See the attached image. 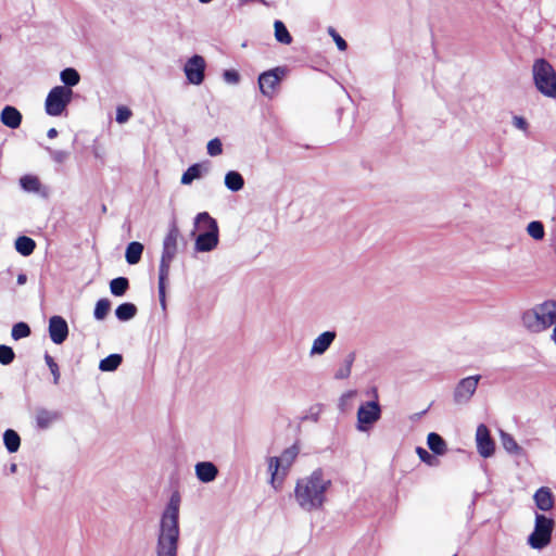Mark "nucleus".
<instances>
[{
  "label": "nucleus",
  "mask_w": 556,
  "mask_h": 556,
  "mask_svg": "<svg viewBox=\"0 0 556 556\" xmlns=\"http://www.w3.org/2000/svg\"><path fill=\"white\" fill-rule=\"evenodd\" d=\"M180 504L181 497L179 493L174 492L159 520L154 548L155 556H178Z\"/></svg>",
  "instance_id": "1"
},
{
  "label": "nucleus",
  "mask_w": 556,
  "mask_h": 556,
  "mask_svg": "<svg viewBox=\"0 0 556 556\" xmlns=\"http://www.w3.org/2000/svg\"><path fill=\"white\" fill-rule=\"evenodd\" d=\"M332 488L329 475L320 468L300 478L294 486V500L304 511L323 509L327 503V495Z\"/></svg>",
  "instance_id": "2"
},
{
  "label": "nucleus",
  "mask_w": 556,
  "mask_h": 556,
  "mask_svg": "<svg viewBox=\"0 0 556 556\" xmlns=\"http://www.w3.org/2000/svg\"><path fill=\"white\" fill-rule=\"evenodd\" d=\"M522 326L532 333H541L556 325V302L545 301L523 312Z\"/></svg>",
  "instance_id": "3"
},
{
  "label": "nucleus",
  "mask_w": 556,
  "mask_h": 556,
  "mask_svg": "<svg viewBox=\"0 0 556 556\" xmlns=\"http://www.w3.org/2000/svg\"><path fill=\"white\" fill-rule=\"evenodd\" d=\"M179 237V231L177 228H172L163 240V251L159 267V296L160 303L163 308L166 305V282L170 271V264L176 256L177 253V241Z\"/></svg>",
  "instance_id": "4"
},
{
  "label": "nucleus",
  "mask_w": 556,
  "mask_h": 556,
  "mask_svg": "<svg viewBox=\"0 0 556 556\" xmlns=\"http://www.w3.org/2000/svg\"><path fill=\"white\" fill-rule=\"evenodd\" d=\"M194 229L199 232L195 238L194 249L197 252H211L219 242L218 225L208 213H199L194 219Z\"/></svg>",
  "instance_id": "5"
},
{
  "label": "nucleus",
  "mask_w": 556,
  "mask_h": 556,
  "mask_svg": "<svg viewBox=\"0 0 556 556\" xmlns=\"http://www.w3.org/2000/svg\"><path fill=\"white\" fill-rule=\"evenodd\" d=\"M532 76L536 89L544 97L556 98V72L544 59H538L532 65Z\"/></svg>",
  "instance_id": "6"
},
{
  "label": "nucleus",
  "mask_w": 556,
  "mask_h": 556,
  "mask_svg": "<svg viewBox=\"0 0 556 556\" xmlns=\"http://www.w3.org/2000/svg\"><path fill=\"white\" fill-rule=\"evenodd\" d=\"M73 99V90L65 86H55L47 94L45 111L49 116H61Z\"/></svg>",
  "instance_id": "7"
},
{
  "label": "nucleus",
  "mask_w": 556,
  "mask_h": 556,
  "mask_svg": "<svg viewBox=\"0 0 556 556\" xmlns=\"http://www.w3.org/2000/svg\"><path fill=\"white\" fill-rule=\"evenodd\" d=\"M554 520L542 514H535L534 530L528 538V544L534 549H542L551 543Z\"/></svg>",
  "instance_id": "8"
},
{
  "label": "nucleus",
  "mask_w": 556,
  "mask_h": 556,
  "mask_svg": "<svg viewBox=\"0 0 556 556\" xmlns=\"http://www.w3.org/2000/svg\"><path fill=\"white\" fill-rule=\"evenodd\" d=\"M288 70L283 66H277L258 76V87L263 96L271 99L277 92L281 80L287 76Z\"/></svg>",
  "instance_id": "9"
},
{
  "label": "nucleus",
  "mask_w": 556,
  "mask_h": 556,
  "mask_svg": "<svg viewBox=\"0 0 556 556\" xmlns=\"http://www.w3.org/2000/svg\"><path fill=\"white\" fill-rule=\"evenodd\" d=\"M380 417L381 407L377 401L362 404L357 409V430L361 432L369 431Z\"/></svg>",
  "instance_id": "10"
},
{
  "label": "nucleus",
  "mask_w": 556,
  "mask_h": 556,
  "mask_svg": "<svg viewBox=\"0 0 556 556\" xmlns=\"http://www.w3.org/2000/svg\"><path fill=\"white\" fill-rule=\"evenodd\" d=\"M480 379V375L468 376L460 379L453 391L454 402L457 405L468 404L477 391Z\"/></svg>",
  "instance_id": "11"
},
{
  "label": "nucleus",
  "mask_w": 556,
  "mask_h": 556,
  "mask_svg": "<svg viewBox=\"0 0 556 556\" xmlns=\"http://www.w3.org/2000/svg\"><path fill=\"white\" fill-rule=\"evenodd\" d=\"M206 63L203 56L195 54L191 56L184 66L187 80L192 85H201L204 80Z\"/></svg>",
  "instance_id": "12"
},
{
  "label": "nucleus",
  "mask_w": 556,
  "mask_h": 556,
  "mask_svg": "<svg viewBox=\"0 0 556 556\" xmlns=\"http://www.w3.org/2000/svg\"><path fill=\"white\" fill-rule=\"evenodd\" d=\"M476 444L478 453L481 457L489 458L493 456L495 452V443L491 438L488 427L483 424L477 427Z\"/></svg>",
  "instance_id": "13"
},
{
  "label": "nucleus",
  "mask_w": 556,
  "mask_h": 556,
  "mask_svg": "<svg viewBox=\"0 0 556 556\" xmlns=\"http://www.w3.org/2000/svg\"><path fill=\"white\" fill-rule=\"evenodd\" d=\"M266 465L269 475L268 482L274 490L279 491L282 488L288 472L283 469L278 459H276V456L267 457Z\"/></svg>",
  "instance_id": "14"
},
{
  "label": "nucleus",
  "mask_w": 556,
  "mask_h": 556,
  "mask_svg": "<svg viewBox=\"0 0 556 556\" xmlns=\"http://www.w3.org/2000/svg\"><path fill=\"white\" fill-rule=\"evenodd\" d=\"M49 334L53 343H63L68 334L66 320L61 316H52L49 320Z\"/></svg>",
  "instance_id": "15"
},
{
  "label": "nucleus",
  "mask_w": 556,
  "mask_h": 556,
  "mask_svg": "<svg viewBox=\"0 0 556 556\" xmlns=\"http://www.w3.org/2000/svg\"><path fill=\"white\" fill-rule=\"evenodd\" d=\"M337 333L334 331H325L316 337L312 343L309 355L319 356L323 355L336 340Z\"/></svg>",
  "instance_id": "16"
},
{
  "label": "nucleus",
  "mask_w": 556,
  "mask_h": 556,
  "mask_svg": "<svg viewBox=\"0 0 556 556\" xmlns=\"http://www.w3.org/2000/svg\"><path fill=\"white\" fill-rule=\"evenodd\" d=\"M194 473L202 483H210L217 478L218 468L212 462H199L194 465Z\"/></svg>",
  "instance_id": "17"
},
{
  "label": "nucleus",
  "mask_w": 556,
  "mask_h": 556,
  "mask_svg": "<svg viewBox=\"0 0 556 556\" xmlns=\"http://www.w3.org/2000/svg\"><path fill=\"white\" fill-rule=\"evenodd\" d=\"M22 113L12 105H5L0 113V122L11 129L18 128L22 124Z\"/></svg>",
  "instance_id": "18"
},
{
  "label": "nucleus",
  "mask_w": 556,
  "mask_h": 556,
  "mask_svg": "<svg viewBox=\"0 0 556 556\" xmlns=\"http://www.w3.org/2000/svg\"><path fill=\"white\" fill-rule=\"evenodd\" d=\"M533 501L538 509L548 511L554 507V495L549 488L541 486L533 495Z\"/></svg>",
  "instance_id": "19"
},
{
  "label": "nucleus",
  "mask_w": 556,
  "mask_h": 556,
  "mask_svg": "<svg viewBox=\"0 0 556 556\" xmlns=\"http://www.w3.org/2000/svg\"><path fill=\"white\" fill-rule=\"evenodd\" d=\"M60 419V414L54 410L39 409L36 413V424L40 429H47L51 427L55 421Z\"/></svg>",
  "instance_id": "20"
},
{
  "label": "nucleus",
  "mask_w": 556,
  "mask_h": 556,
  "mask_svg": "<svg viewBox=\"0 0 556 556\" xmlns=\"http://www.w3.org/2000/svg\"><path fill=\"white\" fill-rule=\"evenodd\" d=\"M20 185L26 192L45 194L46 189L42 187L39 178L34 175H24L20 178Z\"/></svg>",
  "instance_id": "21"
},
{
  "label": "nucleus",
  "mask_w": 556,
  "mask_h": 556,
  "mask_svg": "<svg viewBox=\"0 0 556 556\" xmlns=\"http://www.w3.org/2000/svg\"><path fill=\"white\" fill-rule=\"evenodd\" d=\"M208 168L200 163L191 165L181 176L182 185H190L193 180L201 178L206 174Z\"/></svg>",
  "instance_id": "22"
},
{
  "label": "nucleus",
  "mask_w": 556,
  "mask_h": 556,
  "mask_svg": "<svg viewBox=\"0 0 556 556\" xmlns=\"http://www.w3.org/2000/svg\"><path fill=\"white\" fill-rule=\"evenodd\" d=\"M500 438H501V443L507 453H509L511 455H518V456L523 455L522 447L517 443V441L513 438L511 434H509L505 431H501Z\"/></svg>",
  "instance_id": "23"
},
{
  "label": "nucleus",
  "mask_w": 556,
  "mask_h": 556,
  "mask_svg": "<svg viewBox=\"0 0 556 556\" xmlns=\"http://www.w3.org/2000/svg\"><path fill=\"white\" fill-rule=\"evenodd\" d=\"M298 454L299 448L295 445H292L286 448L279 456H276V459H278L283 469L289 473Z\"/></svg>",
  "instance_id": "24"
},
{
  "label": "nucleus",
  "mask_w": 556,
  "mask_h": 556,
  "mask_svg": "<svg viewBox=\"0 0 556 556\" xmlns=\"http://www.w3.org/2000/svg\"><path fill=\"white\" fill-rule=\"evenodd\" d=\"M427 444L435 455H444L447 451L445 441L435 432L428 434Z\"/></svg>",
  "instance_id": "25"
},
{
  "label": "nucleus",
  "mask_w": 556,
  "mask_h": 556,
  "mask_svg": "<svg viewBox=\"0 0 556 556\" xmlns=\"http://www.w3.org/2000/svg\"><path fill=\"white\" fill-rule=\"evenodd\" d=\"M225 186L232 192L241 190L244 186L242 175L236 170H230L225 175Z\"/></svg>",
  "instance_id": "26"
},
{
  "label": "nucleus",
  "mask_w": 556,
  "mask_h": 556,
  "mask_svg": "<svg viewBox=\"0 0 556 556\" xmlns=\"http://www.w3.org/2000/svg\"><path fill=\"white\" fill-rule=\"evenodd\" d=\"M274 36L276 41L282 45H290L293 40L286 25L279 20L274 22Z\"/></svg>",
  "instance_id": "27"
},
{
  "label": "nucleus",
  "mask_w": 556,
  "mask_h": 556,
  "mask_svg": "<svg viewBox=\"0 0 556 556\" xmlns=\"http://www.w3.org/2000/svg\"><path fill=\"white\" fill-rule=\"evenodd\" d=\"M143 245L140 242H130L126 248L125 257L128 264H137L142 255Z\"/></svg>",
  "instance_id": "28"
},
{
  "label": "nucleus",
  "mask_w": 556,
  "mask_h": 556,
  "mask_svg": "<svg viewBox=\"0 0 556 556\" xmlns=\"http://www.w3.org/2000/svg\"><path fill=\"white\" fill-rule=\"evenodd\" d=\"M3 443L9 453H15L20 448L21 438L16 431L8 429L3 433Z\"/></svg>",
  "instance_id": "29"
},
{
  "label": "nucleus",
  "mask_w": 556,
  "mask_h": 556,
  "mask_svg": "<svg viewBox=\"0 0 556 556\" xmlns=\"http://www.w3.org/2000/svg\"><path fill=\"white\" fill-rule=\"evenodd\" d=\"M36 248L35 241L26 236H21L15 240V249L23 256L30 255Z\"/></svg>",
  "instance_id": "30"
},
{
  "label": "nucleus",
  "mask_w": 556,
  "mask_h": 556,
  "mask_svg": "<svg viewBox=\"0 0 556 556\" xmlns=\"http://www.w3.org/2000/svg\"><path fill=\"white\" fill-rule=\"evenodd\" d=\"M137 314V307L132 303H123L115 309L117 319L127 321L132 319Z\"/></svg>",
  "instance_id": "31"
},
{
  "label": "nucleus",
  "mask_w": 556,
  "mask_h": 556,
  "mask_svg": "<svg viewBox=\"0 0 556 556\" xmlns=\"http://www.w3.org/2000/svg\"><path fill=\"white\" fill-rule=\"evenodd\" d=\"M122 361H123L122 355L111 354L100 362L99 369L101 371H114L122 364Z\"/></svg>",
  "instance_id": "32"
},
{
  "label": "nucleus",
  "mask_w": 556,
  "mask_h": 556,
  "mask_svg": "<svg viewBox=\"0 0 556 556\" xmlns=\"http://www.w3.org/2000/svg\"><path fill=\"white\" fill-rule=\"evenodd\" d=\"M60 78L67 88L76 86L80 80L78 72L72 67L63 70L60 74Z\"/></svg>",
  "instance_id": "33"
},
{
  "label": "nucleus",
  "mask_w": 556,
  "mask_h": 556,
  "mask_svg": "<svg viewBox=\"0 0 556 556\" xmlns=\"http://www.w3.org/2000/svg\"><path fill=\"white\" fill-rule=\"evenodd\" d=\"M128 280L124 277H118L110 282V290L113 295L122 296L128 289Z\"/></svg>",
  "instance_id": "34"
},
{
  "label": "nucleus",
  "mask_w": 556,
  "mask_h": 556,
  "mask_svg": "<svg viewBox=\"0 0 556 556\" xmlns=\"http://www.w3.org/2000/svg\"><path fill=\"white\" fill-rule=\"evenodd\" d=\"M527 233L534 240L539 241L544 238V225L539 220L530 222L527 226Z\"/></svg>",
  "instance_id": "35"
},
{
  "label": "nucleus",
  "mask_w": 556,
  "mask_h": 556,
  "mask_svg": "<svg viewBox=\"0 0 556 556\" xmlns=\"http://www.w3.org/2000/svg\"><path fill=\"white\" fill-rule=\"evenodd\" d=\"M111 308V302L108 299H101L97 302L94 307V318L98 320H103Z\"/></svg>",
  "instance_id": "36"
},
{
  "label": "nucleus",
  "mask_w": 556,
  "mask_h": 556,
  "mask_svg": "<svg viewBox=\"0 0 556 556\" xmlns=\"http://www.w3.org/2000/svg\"><path fill=\"white\" fill-rule=\"evenodd\" d=\"M416 454L418 455L420 460L427 464L428 466L434 467L439 465L438 458L434 455L430 454L424 447L418 446L416 448Z\"/></svg>",
  "instance_id": "37"
},
{
  "label": "nucleus",
  "mask_w": 556,
  "mask_h": 556,
  "mask_svg": "<svg viewBox=\"0 0 556 556\" xmlns=\"http://www.w3.org/2000/svg\"><path fill=\"white\" fill-rule=\"evenodd\" d=\"M30 333V328L25 323H17L12 328V338L14 340H20L22 338L28 337Z\"/></svg>",
  "instance_id": "38"
},
{
  "label": "nucleus",
  "mask_w": 556,
  "mask_h": 556,
  "mask_svg": "<svg viewBox=\"0 0 556 556\" xmlns=\"http://www.w3.org/2000/svg\"><path fill=\"white\" fill-rule=\"evenodd\" d=\"M206 149L210 156H217L223 153V143L220 139L214 138L207 142Z\"/></svg>",
  "instance_id": "39"
},
{
  "label": "nucleus",
  "mask_w": 556,
  "mask_h": 556,
  "mask_svg": "<svg viewBox=\"0 0 556 556\" xmlns=\"http://www.w3.org/2000/svg\"><path fill=\"white\" fill-rule=\"evenodd\" d=\"M15 354L10 346L0 345V363L2 365H9L13 362Z\"/></svg>",
  "instance_id": "40"
},
{
  "label": "nucleus",
  "mask_w": 556,
  "mask_h": 556,
  "mask_svg": "<svg viewBox=\"0 0 556 556\" xmlns=\"http://www.w3.org/2000/svg\"><path fill=\"white\" fill-rule=\"evenodd\" d=\"M50 157L55 162L56 164H63L68 159V152L64 150H53L48 148Z\"/></svg>",
  "instance_id": "41"
},
{
  "label": "nucleus",
  "mask_w": 556,
  "mask_h": 556,
  "mask_svg": "<svg viewBox=\"0 0 556 556\" xmlns=\"http://www.w3.org/2000/svg\"><path fill=\"white\" fill-rule=\"evenodd\" d=\"M353 361H354V355H350L346 359H345V365L344 367L340 368L337 372H336V378L337 379H345L350 376L351 374V367H352V364H353Z\"/></svg>",
  "instance_id": "42"
},
{
  "label": "nucleus",
  "mask_w": 556,
  "mask_h": 556,
  "mask_svg": "<svg viewBox=\"0 0 556 556\" xmlns=\"http://www.w3.org/2000/svg\"><path fill=\"white\" fill-rule=\"evenodd\" d=\"M328 34L332 37L336 42L338 49L340 51H345L348 48L346 41L336 31L333 27L328 28Z\"/></svg>",
  "instance_id": "43"
},
{
  "label": "nucleus",
  "mask_w": 556,
  "mask_h": 556,
  "mask_svg": "<svg viewBox=\"0 0 556 556\" xmlns=\"http://www.w3.org/2000/svg\"><path fill=\"white\" fill-rule=\"evenodd\" d=\"M223 78L229 85H237L240 81V75L236 70H226L223 73Z\"/></svg>",
  "instance_id": "44"
},
{
  "label": "nucleus",
  "mask_w": 556,
  "mask_h": 556,
  "mask_svg": "<svg viewBox=\"0 0 556 556\" xmlns=\"http://www.w3.org/2000/svg\"><path fill=\"white\" fill-rule=\"evenodd\" d=\"M45 359H46V363H47L51 374L53 375L54 383L56 384L60 379V371H59L58 364L53 361V358L50 355H46Z\"/></svg>",
  "instance_id": "45"
},
{
  "label": "nucleus",
  "mask_w": 556,
  "mask_h": 556,
  "mask_svg": "<svg viewBox=\"0 0 556 556\" xmlns=\"http://www.w3.org/2000/svg\"><path fill=\"white\" fill-rule=\"evenodd\" d=\"M131 116V112L126 106H119L116 110V122L119 124L126 123Z\"/></svg>",
  "instance_id": "46"
},
{
  "label": "nucleus",
  "mask_w": 556,
  "mask_h": 556,
  "mask_svg": "<svg viewBox=\"0 0 556 556\" xmlns=\"http://www.w3.org/2000/svg\"><path fill=\"white\" fill-rule=\"evenodd\" d=\"M511 124L514 125L515 128H517L523 132L528 131L529 123L522 116L515 115L511 119Z\"/></svg>",
  "instance_id": "47"
},
{
  "label": "nucleus",
  "mask_w": 556,
  "mask_h": 556,
  "mask_svg": "<svg viewBox=\"0 0 556 556\" xmlns=\"http://www.w3.org/2000/svg\"><path fill=\"white\" fill-rule=\"evenodd\" d=\"M47 136L50 138V139H53L58 136V130L55 128H50L47 132Z\"/></svg>",
  "instance_id": "48"
},
{
  "label": "nucleus",
  "mask_w": 556,
  "mask_h": 556,
  "mask_svg": "<svg viewBox=\"0 0 556 556\" xmlns=\"http://www.w3.org/2000/svg\"><path fill=\"white\" fill-rule=\"evenodd\" d=\"M26 280H27V278H26V275H25V274H20V275L17 276V283H18V285H21V286H22V285H24V283L26 282Z\"/></svg>",
  "instance_id": "49"
},
{
  "label": "nucleus",
  "mask_w": 556,
  "mask_h": 556,
  "mask_svg": "<svg viewBox=\"0 0 556 556\" xmlns=\"http://www.w3.org/2000/svg\"><path fill=\"white\" fill-rule=\"evenodd\" d=\"M16 469H17L16 464H12V465H11V467H10V471H11V472H15V471H16Z\"/></svg>",
  "instance_id": "50"
},
{
  "label": "nucleus",
  "mask_w": 556,
  "mask_h": 556,
  "mask_svg": "<svg viewBox=\"0 0 556 556\" xmlns=\"http://www.w3.org/2000/svg\"><path fill=\"white\" fill-rule=\"evenodd\" d=\"M355 394H356V392H355V391H350V392H348V393L345 394V396H348V397H352V396H354Z\"/></svg>",
  "instance_id": "51"
},
{
  "label": "nucleus",
  "mask_w": 556,
  "mask_h": 556,
  "mask_svg": "<svg viewBox=\"0 0 556 556\" xmlns=\"http://www.w3.org/2000/svg\"><path fill=\"white\" fill-rule=\"evenodd\" d=\"M201 3H210L212 2L213 0H199Z\"/></svg>",
  "instance_id": "52"
},
{
  "label": "nucleus",
  "mask_w": 556,
  "mask_h": 556,
  "mask_svg": "<svg viewBox=\"0 0 556 556\" xmlns=\"http://www.w3.org/2000/svg\"><path fill=\"white\" fill-rule=\"evenodd\" d=\"M454 556H456V555H454Z\"/></svg>",
  "instance_id": "53"
}]
</instances>
